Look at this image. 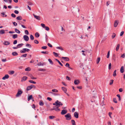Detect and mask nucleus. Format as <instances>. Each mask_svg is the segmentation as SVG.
Instances as JSON below:
<instances>
[{"mask_svg":"<svg viewBox=\"0 0 125 125\" xmlns=\"http://www.w3.org/2000/svg\"><path fill=\"white\" fill-rule=\"evenodd\" d=\"M53 105H56V106L53 107V109L55 110L56 109L58 108H59L60 105H62L63 104L61 102H59L58 100H57L55 102V103H53Z\"/></svg>","mask_w":125,"mask_h":125,"instance_id":"1","label":"nucleus"},{"mask_svg":"<svg viewBox=\"0 0 125 125\" xmlns=\"http://www.w3.org/2000/svg\"><path fill=\"white\" fill-rule=\"evenodd\" d=\"M64 116L66 118V120H69L72 119L71 115L69 113H68L66 115H65Z\"/></svg>","mask_w":125,"mask_h":125,"instance_id":"2","label":"nucleus"},{"mask_svg":"<svg viewBox=\"0 0 125 125\" xmlns=\"http://www.w3.org/2000/svg\"><path fill=\"white\" fill-rule=\"evenodd\" d=\"M22 50H21L20 51V52L21 53H24L26 52H29L30 51L29 49L27 48H23Z\"/></svg>","mask_w":125,"mask_h":125,"instance_id":"3","label":"nucleus"},{"mask_svg":"<svg viewBox=\"0 0 125 125\" xmlns=\"http://www.w3.org/2000/svg\"><path fill=\"white\" fill-rule=\"evenodd\" d=\"M23 91L22 90H18V92L16 95V97H19L20 96L21 94L22 93Z\"/></svg>","mask_w":125,"mask_h":125,"instance_id":"4","label":"nucleus"},{"mask_svg":"<svg viewBox=\"0 0 125 125\" xmlns=\"http://www.w3.org/2000/svg\"><path fill=\"white\" fill-rule=\"evenodd\" d=\"M33 87H35V86L33 85H31L29 86H28L27 87L26 90L27 91H29Z\"/></svg>","mask_w":125,"mask_h":125,"instance_id":"5","label":"nucleus"},{"mask_svg":"<svg viewBox=\"0 0 125 125\" xmlns=\"http://www.w3.org/2000/svg\"><path fill=\"white\" fill-rule=\"evenodd\" d=\"M23 38L24 40L26 41H28L29 39V37L27 35H24L23 36Z\"/></svg>","mask_w":125,"mask_h":125,"instance_id":"6","label":"nucleus"},{"mask_svg":"<svg viewBox=\"0 0 125 125\" xmlns=\"http://www.w3.org/2000/svg\"><path fill=\"white\" fill-rule=\"evenodd\" d=\"M67 112V110L66 109L62 110L61 112V114L62 115H64Z\"/></svg>","mask_w":125,"mask_h":125,"instance_id":"7","label":"nucleus"},{"mask_svg":"<svg viewBox=\"0 0 125 125\" xmlns=\"http://www.w3.org/2000/svg\"><path fill=\"white\" fill-rule=\"evenodd\" d=\"M74 117L76 118H78L79 117V114L78 112H75L74 114Z\"/></svg>","mask_w":125,"mask_h":125,"instance_id":"8","label":"nucleus"},{"mask_svg":"<svg viewBox=\"0 0 125 125\" xmlns=\"http://www.w3.org/2000/svg\"><path fill=\"white\" fill-rule=\"evenodd\" d=\"M3 44L5 45H8L10 44V43L8 41H5L3 43Z\"/></svg>","mask_w":125,"mask_h":125,"instance_id":"9","label":"nucleus"},{"mask_svg":"<svg viewBox=\"0 0 125 125\" xmlns=\"http://www.w3.org/2000/svg\"><path fill=\"white\" fill-rule=\"evenodd\" d=\"M9 78V76L8 74H6L3 77L2 79L3 80H5L6 79H8Z\"/></svg>","mask_w":125,"mask_h":125,"instance_id":"10","label":"nucleus"},{"mask_svg":"<svg viewBox=\"0 0 125 125\" xmlns=\"http://www.w3.org/2000/svg\"><path fill=\"white\" fill-rule=\"evenodd\" d=\"M119 23L118 21L117 20H115L114 22V27H116L117 25H118V23Z\"/></svg>","mask_w":125,"mask_h":125,"instance_id":"11","label":"nucleus"},{"mask_svg":"<svg viewBox=\"0 0 125 125\" xmlns=\"http://www.w3.org/2000/svg\"><path fill=\"white\" fill-rule=\"evenodd\" d=\"M33 99L32 95H29L28 96V101H29L31 99Z\"/></svg>","mask_w":125,"mask_h":125,"instance_id":"12","label":"nucleus"},{"mask_svg":"<svg viewBox=\"0 0 125 125\" xmlns=\"http://www.w3.org/2000/svg\"><path fill=\"white\" fill-rule=\"evenodd\" d=\"M33 15L34 16V18H36L37 19L39 20H40V17L39 16L36 15L34 14H33Z\"/></svg>","mask_w":125,"mask_h":125,"instance_id":"13","label":"nucleus"},{"mask_svg":"<svg viewBox=\"0 0 125 125\" xmlns=\"http://www.w3.org/2000/svg\"><path fill=\"white\" fill-rule=\"evenodd\" d=\"M12 54L13 56H16L18 55V54L16 52H13L12 53Z\"/></svg>","mask_w":125,"mask_h":125,"instance_id":"14","label":"nucleus"},{"mask_svg":"<svg viewBox=\"0 0 125 125\" xmlns=\"http://www.w3.org/2000/svg\"><path fill=\"white\" fill-rule=\"evenodd\" d=\"M44 65H45V64L44 63H41V62H40L39 63H38L37 64V65L38 66H43Z\"/></svg>","mask_w":125,"mask_h":125,"instance_id":"15","label":"nucleus"},{"mask_svg":"<svg viewBox=\"0 0 125 125\" xmlns=\"http://www.w3.org/2000/svg\"><path fill=\"white\" fill-rule=\"evenodd\" d=\"M124 67L123 66H122L120 69V72L121 73H123L124 72Z\"/></svg>","mask_w":125,"mask_h":125,"instance_id":"16","label":"nucleus"},{"mask_svg":"<svg viewBox=\"0 0 125 125\" xmlns=\"http://www.w3.org/2000/svg\"><path fill=\"white\" fill-rule=\"evenodd\" d=\"M74 83L75 85H78L79 83L78 80H75L74 82Z\"/></svg>","mask_w":125,"mask_h":125,"instance_id":"17","label":"nucleus"},{"mask_svg":"<svg viewBox=\"0 0 125 125\" xmlns=\"http://www.w3.org/2000/svg\"><path fill=\"white\" fill-rule=\"evenodd\" d=\"M39 104L40 106H43L44 104V103L43 102L42 100H41L40 101Z\"/></svg>","mask_w":125,"mask_h":125,"instance_id":"18","label":"nucleus"},{"mask_svg":"<svg viewBox=\"0 0 125 125\" xmlns=\"http://www.w3.org/2000/svg\"><path fill=\"white\" fill-rule=\"evenodd\" d=\"M5 30H1L0 31V34H2L5 33Z\"/></svg>","mask_w":125,"mask_h":125,"instance_id":"19","label":"nucleus"},{"mask_svg":"<svg viewBox=\"0 0 125 125\" xmlns=\"http://www.w3.org/2000/svg\"><path fill=\"white\" fill-rule=\"evenodd\" d=\"M55 60L57 61L59 63V64L62 66H63V64L61 63V62L57 59H55Z\"/></svg>","mask_w":125,"mask_h":125,"instance_id":"20","label":"nucleus"},{"mask_svg":"<svg viewBox=\"0 0 125 125\" xmlns=\"http://www.w3.org/2000/svg\"><path fill=\"white\" fill-rule=\"evenodd\" d=\"M16 19L17 20H22V18L21 16H19L17 17Z\"/></svg>","mask_w":125,"mask_h":125,"instance_id":"21","label":"nucleus"},{"mask_svg":"<svg viewBox=\"0 0 125 125\" xmlns=\"http://www.w3.org/2000/svg\"><path fill=\"white\" fill-rule=\"evenodd\" d=\"M14 30L15 32L18 33L19 34L21 32L17 28H15Z\"/></svg>","mask_w":125,"mask_h":125,"instance_id":"22","label":"nucleus"},{"mask_svg":"<svg viewBox=\"0 0 125 125\" xmlns=\"http://www.w3.org/2000/svg\"><path fill=\"white\" fill-rule=\"evenodd\" d=\"M18 37V35L17 34H13L12 36V38L15 39Z\"/></svg>","mask_w":125,"mask_h":125,"instance_id":"23","label":"nucleus"},{"mask_svg":"<svg viewBox=\"0 0 125 125\" xmlns=\"http://www.w3.org/2000/svg\"><path fill=\"white\" fill-rule=\"evenodd\" d=\"M24 45L22 43H21V44H19L17 45V47L18 48H20L21 47V46H23Z\"/></svg>","mask_w":125,"mask_h":125,"instance_id":"24","label":"nucleus"},{"mask_svg":"<svg viewBox=\"0 0 125 125\" xmlns=\"http://www.w3.org/2000/svg\"><path fill=\"white\" fill-rule=\"evenodd\" d=\"M49 93H51L52 94H53V95H58V96H60V94H56L52 92H50Z\"/></svg>","mask_w":125,"mask_h":125,"instance_id":"25","label":"nucleus"},{"mask_svg":"<svg viewBox=\"0 0 125 125\" xmlns=\"http://www.w3.org/2000/svg\"><path fill=\"white\" fill-rule=\"evenodd\" d=\"M35 35L36 37L38 38L39 37L40 34L38 32H37L35 33Z\"/></svg>","mask_w":125,"mask_h":125,"instance_id":"26","label":"nucleus"},{"mask_svg":"<svg viewBox=\"0 0 125 125\" xmlns=\"http://www.w3.org/2000/svg\"><path fill=\"white\" fill-rule=\"evenodd\" d=\"M26 46L27 47H28L29 48H31V46L30 44L29 43H27L26 44Z\"/></svg>","mask_w":125,"mask_h":125,"instance_id":"27","label":"nucleus"},{"mask_svg":"<svg viewBox=\"0 0 125 125\" xmlns=\"http://www.w3.org/2000/svg\"><path fill=\"white\" fill-rule=\"evenodd\" d=\"M71 122L73 125H76L75 121L74 120H72Z\"/></svg>","mask_w":125,"mask_h":125,"instance_id":"28","label":"nucleus"},{"mask_svg":"<svg viewBox=\"0 0 125 125\" xmlns=\"http://www.w3.org/2000/svg\"><path fill=\"white\" fill-rule=\"evenodd\" d=\"M27 78V77L26 76H23L22 78V80H23L24 81L26 80Z\"/></svg>","mask_w":125,"mask_h":125,"instance_id":"29","label":"nucleus"},{"mask_svg":"<svg viewBox=\"0 0 125 125\" xmlns=\"http://www.w3.org/2000/svg\"><path fill=\"white\" fill-rule=\"evenodd\" d=\"M100 60V57H98L96 60V63L97 64H98Z\"/></svg>","mask_w":125,"mask_h":125,"instance_id":"30","label":"nucleus"},{"mask_svg":"<svg viewBox=\"0 0 125 125\" xmlns=\"http://www.w3.org/2000/svg\"><path fill=\"white\" fill-rule=\"evenodd\" d=\"M120 46V44H118L116 46V51H117L118 50V49L119 48V47Z\"/></svg>","mask_w":125,"mask_h":125,"instance_id":"31","label":"nucleus"},{"mask_svg":"<svg viewBox=\"0 0 125 125\" xmlns=\"http://www.w3.org/2000/svg\"><path fill=\"white\" fill-rule=\"evenodd\" d=\"M57 49L61 50V51L63 50V49L61 47H57L56 48Z\"/></svg>","mask_w":125,"mask_h":125,"instance_id":"32","label":"nucleus"},{"mask_svg":"<svg viewBox=\"0 0 125 125\" xmlns=\"http://www.w3.org/2000/svg\"><path fill=\"white\" fill-rule=\"evenodd\" d=\"M15 73V72L14 71H11L9 72V74L10 75H12L13 74H14Z\"/></svg>","mask_w":125,"mask_h":125,"instance_id":"33","label":"nucleus"},{"mask_svg":"<svg viewBox=\"0 0 125 125\" xmlns=\"http://www.w3.org/2000/svg\"><path fill=\"white\" fill-rule=\"evenodd\" d=\"M49 118L50 119H52L54 118H55V117L54 116H49Z\"/></svg>","mask_w":125,"mask_h":125,"instance_id":"34","label":"nucleus"},{"mask_svg":"<svg viewBox=\"0 0 125 125\" xmlns=\"http://www.w3.org/2000/svg\"><path fill=\"white\" fill-rule=\"evenodd\" d=\"M117 96L118 97V100L119 101H120L121 100V98L120 97V96L119 94H117Z\"/></svg>","mask_w":125,"mask_h":125,"instance_id":"35","label":"nucleus"},{"mask_svg":"<svg viewBox=\"0 0 125 125\" xmlns=\"http://www.w3.org/2000/svg\"><path fill=\"white\" fill-rule=\"evenodd\" d=\"M53 54L56 57H58V54L57 53L54 52H53Z\"/></svg>","mask_w":125,"mask_h":125,"instance_id":"36","label":"nucleus"},{"mask_svg":"<svg viewBox=\"0 0 125 125\" xmlns=\"http://www.w3.org/2000/svg\"><path fill=\"white\" fill-rule=\"evenodd\" d=\"M52 91L54 92H58V90L55 89H52Z\"/></svg>","mask_w":125,"mask_h":125,"instance_id":"37","label":"nucleus"},{"mask_svg":"<svg viewBox=\"0 0 125 125\" xmlns=\"http://www.w3.org/2000/svg\"><path fill=\"white\" fill-rule=\"evenodd\" d=\"M29 82H30L31 83H33L36 84V83L35 82H34L33 81L31 80H29Z\"/></svg>","mask_w":125,"mask_h":125,"instance_id":"38","label":"nucleus"},{"mask_svg":"<svg viewBox=\"0 0 125 125\" xmlns=\"http://www.w3.org/2000/svg\"><path fill=\"white\" fill-rule=\"evenodd\" d=\"M116 70H115L114 72L113 73V75L114 77H115L116 76Z\"/></svg>","mask_w":125,"mask_h":125,"instance_id":"39","label":"nucleus"},{"mask_svg":"<svg viewBox=\"0 0 125 125\" xmlns=\"http://www.w3.org/2000/svg\"><path fill=\"white\" fill-rule=\"evenodd\" d=\"M116 34L115 33H113V35L112 36V38L113 39L116 36Z\"/></svg>","mask_w":125,"mask_h":125,"instance_id":"40","label":"nucleus"},{"mask_svg":"<svg viewBox=\"0 0 125 125\" xmlns=\"http://www.w3.org/2000/svg\"><path fill=\"white\" fill-rule=\"evenodd\" d=\"M62 90L65 93V92H66L67 91V89L65 88L62 87Z\"/></svg>","mask_w":125,"mask_h":125,"instance_id":"41","label":"nucleus"},{"mask_svg":"<svg viewBox=\"0 0 125 125\" xmlns=\"http://www.w3.org/2000/svg\"><path fill=\"white\" fill-rule=\"evenodd\" d=\"M48 61L50 62V63H51V64H53V62H52V60H51V59H48Z\"/></svg>","mask_w":125,"mask_h":125,"instance_id":"42","label":"nucleus"},{"mask_svg":"<svg viewBox=\"0 0 125 125\" xmlns=\"http://www.w3.org/2000/svg\"><path fill=\"white\" fill-rule=\"evenodd\" d=\"M111 64L110 63L108 65V69L109 70H110L111 69Z\"/></svg>","mask_w":125,"mask_h":125,"instance_id":"43","label":"nucleus"},{"mask_svg":"<svg viewBox=\"0 0 125 125\" xmlns=\"http://www.w3.org/2000/svg\"><path fill=\"white\" fill-rule=\"evenodd\" d=\"M113 102L115 103H117V101L116 100V99L115 98H114L113 99Z\"/></svg>","mask_w":125,"mask_h":125,"instance_id":"44","label":"nucleus"},{"mask_svg":"<svg viewBox=\"0 0 125 125\" xmlns=\"http://www.w3.org/2000/svg\"><path fill=\"white\" fill-rule=\"evenodd\" d=\"M25 70L27 71H30V68L29 67L25 69Z\"/></svg>","mask_w":125,"mask_h":125,"instance_id":"45","label":"nucleus"},{"mask_svg":"<svg viewBox=\"0 0 125 125\" xmlns=\"http://www.w3.org/2000/svg\"><path fill=\"white\" fill-rule=\"evenodd\" d=\"M30 39L31 40H33L34 39V37L32 35H31L30 36Z\"/></svg>","mask_w":125,"mask_h":125,"instance_id":"46","label":"nucleus"},{"mask_svg":"<svg viewBox=\"0 0 125 125\" xmlns=\"http://www.w3.org/2000/svg\"><path fill=\"white\" fill-rule=\"evenodd\" d=\"M110 51H109L107 52V58H108L109 57V56L110 55Z\"/></svg>","mask_w":125,"mask_h":125,"instance_id":"47","label":"nucleus"},{"mask_svg":"<svg viewBox=\"0 0 125 125\" xmlns=\"http://www.w3.org/2000/svg\"><path fill=\"white\" fill-rule=\"evenodd\" d=\"M25 33L27 35H28L29 34V32L27 30H25L24 31Z\"/></svg>","mask_w":125,"mask_h":125,"instance_id":"48","label":"nucleus"},{"mask_svg":"<svg viewBox=\"0 0 125 125\" xmlns=\"http://www.w3.org/2000/svg\"><path fill=\"white\" fill-rule=\"evenodd\" d=\"M110 81L111 82L110 83V85H111L113 83L114 80L113 79L111 80Z\"/></svg>","mask_w":125,"mask_h":125,"instance_id":"49","label":"nucleus"},{"mask_svg":"<svg viewBox=\"0 0 125 125\" xmlns=\"http://www.w3.org/2000/svg\"><path fill=\"white\" fill-rule=\"evenodd\" d=\"M41 53H44V54H48V52L46 51H42L41 52Z\"/></svg>","mask_w":125,"mask_h":125,"instance_id":"50","label":"nucleus"},{"mask_svg":"<svg viewBox=\"0 0 125 125\" xmlns=\"http://www.w3.org/2000/svg\"><path fill=\"white\" fill-rule=\"evenodd\" d=\"M41 25L42 26V27L43 28H44L45 27V24L43 23H41Z\"/></svg>","mask_w":125,"mask_h":125,"instance_id":"51","label":"nucleus"},{"mask_svg":"<svg viewBox=\"0 0 125 125\" xmlns=\"http://www.w3.org/2000/svg\"><path fill=\"white\" fill-rule=\"evenodd\" d=\"M11 16L15 18L16 17V15L12 13L11 14Z\"/></svg>","mask_w":125,"mask_h":125,"instance_id":"52","label":"nucleus"},{"mask_svg":"<svg viewBox=\"0 0 125 125\" xmlns=\"http://www.w3.org/2000/svg\"><path fill=\"white\" fill-rule=\"evenodd\" d=\"M45 30L47 31H49L50 29L47 26H45Z\"/></svg>","mask_w":125,"mask_h":125,"instance_id":"53","label":"nucleus"},{"mask_svg":"<svg viewBox=\"0 0 125 125\" xmlns=\"http://www.w3.org/2000/svg\"><path fill=\"white\" fill-rule=\"evenodd\" d=\"M17 41L16 40H15L14 41L13 43L14 44H15L17 43Z\"/></svg>","mask_w":125,"mask_h":125,"instance_id":"54","label":"nucleus"},{"mask_svg":"<svg viewBox=\"0 0 125 125\" xmlns=\"http://www.w3.org/2000/svg\"><path fill=\"white\" fill-rule=\"evenodd\" d=\"M47 48V47L46 46H42V47L41 48L42 49H46Z\"/></svg>","mask_w":125,"mask_h":125,"instance_id":"55","label":"nucleus"},{"mask_svg":"<svg viewBox=\"0 0 125 125\" xmlns=\"http://www.w3.org/2000/svg\"><path fill=\"white\" fill-rule=\"evenodd\" d=\"M27 55V54H23L22 55L21 57H25Z\"/></svg>","mask_w":125,"mask_h":125,"instance_id":"56","label":"nucleus"},{"mask_svg":"<svg viewBox=\"0 0 125 125\" xmlns=\"http://www.w3.org/2000/svg\"><path fill=\"white\" fill-rule=\"evenodd\" d=\"M124 31H121V33H120V36H122L124 34Z\"/></svg>","mask_w":125,"mask_h":125,"instance_id":"57","label":"nucleus"},{"mask_svg":"<svg viewBox=\"0 0 125 125\" xmlns=\"http://www.w3.org/2000/svg\"><path fill=\"white\" fill-rule=\"evenodd\" d=\"M39 71H45L46 70L44 69H39Z\"/></svg>","mask_w":125,"mask_h":125,"instance_id":"58","label":"nucleus"},{"mask_svg":"<svg viewBox=\"0 0 125 125\" xmlns=\"http://www.w3.org/2000/svg\"><path fill=\"white\" fill-rule=\"evenodd\" d=\"M65 66H66V67H67L68 68H69V66H70L69 64V63H67L66 64Z\"/></svg>","mask_w":125,"mask_h":125,"instance_id":"59","label":"nucleus"},{"mask_svg":"<svg viewBox=\"0 0 125 125\" xmlns=\"http://www.w3.org/2000/svg\"><path fill=\"white\" fill-rule=\"evenodd\" d=\"M34 43L36 44H37L39 43L38 41L37 40H34Z\"/></svg>","mask_w":125,"mask_h":125,"instance_id":"60","label":"nucleus"},{"mask_svg":"<svg viewBox=\"0 0 125 125\" xmlns=\"http://www.w3.org/2000/svg\"><path fill=\"white\" fill-rule=\"evenodd\" d=\"M125 57V53H124L123 54H122L121 56V57H122V58H124Z\"/></svg>","mask_w":125,"mask_h":125,"instance_id":"61","label":"nucleus"},{"mask_svg":"<svg viewBox=\"0 0 125 125\" xmlns=\"http://www.w3.org/2000/svg\"><path fill=\"white\" fill-rule=\"evenodd\" d=\"M47 45L50 47L52 48V45L50 44L49 43H48L47 44Z\"/></svg>","mask_w":125,"mask_h":125,"instance_id":"62","label":"nucleus"},{"mask_svg":"<svg viewBox=\"0 0 125 125\" xmlns=\"http://www.w3.org/2000/svg\"><path fill=\"white\" fill-rule=\"evenodd\" d=\"M66 79L67 80H71V79L70 77H68V76H66Z\"/></svg>","mask_w":125,"mask_h":125,"instance_id":"63","label":"nucleus"},{"mask_svg":"<svg viewBox=\"0 0 125 125\" xmlns=\"http://www.w3.org/2000/svg\"><path fill=\"white\" fill-rule=\"evenodd\" d=\"M14 12L16 14H18L19 13V12L18 10H14Z\"/></svg>","mask_w":125,"mask_h":125,"instance_id":"64","label":"nucleus"}]
</instances>
